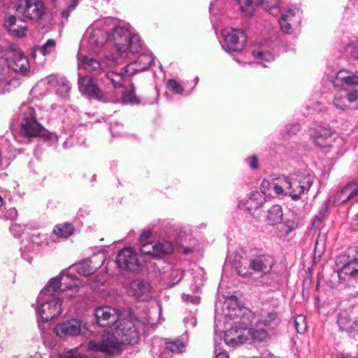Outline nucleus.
I'll return each mask as SVG.
<instances>
[{
  "instance_id": "c85d7f7f",
  "label": "nucleus",
  "mask_w": 358,
  "mask_h": 358,
  "mask_svg": "<svg viewBox=\"0 0 358 358\" xmlns=\"http://www.w3.org/2000/svg\"><path fill=\"white\" fill-rule=\"evenodd\" d=\"M265 197L260 192H252L250 197L243 204L249 211L258 209L264 202Z\"/></svg>"
},
{
  "instance_id": "3c124183",
  "label": "nucleus",
  "mask_w": 358,
  "mask_h": 358,
  "mask_svg": "<svg viewBox=\"0 0 358 358\" xmlns=\"http://www.w3.org/2000/svg\"><path fill=\"white\" fill-rule=\"evenodd\" d=\"M275 225H276V231L279 236H285L289 233V231H287V225L284 222L280 221L279 223H275Z\"/></svg>"
},
{
  "instance_id": "9d476101",
  "label": "nucleus",
  "mask_w": 358,
  "mask_h": 358,
  "mask_svg": "<svg viewBox=\"0 0 358 358\" xmlns=\"http://www.w3.org/2000/svg\"><path fill=\"white\" fill-rule=\"evenodd\" d=\"M6 62L9 69L22 76L30 72V64L24 52L17 48H10L6 53Z\"/></svg>"
},
{
  "instance_id": "412c9836",
  "label": "nucleus",
  "mask_w": 358,
  "mask_h": 358,
  "mask_svg": "<svg viewBox=\"0 0 358 358\" xmlns=\"http://www.w3.org/2000/svg\"><path fill=\"white\" fill-rule=\"evenodd\" d=\"M150 285L139 280H135L130 282L127 288V293L138 300L144 301L148 297Z\"/></svg>"
},
{
  "instance_id": "b1692460",
  "label": "nucleus",
  "mask_w": 358,
  "mask_h": 358,
  "mask_svg": "<svg viewBox=\"0 0 358 358\" xmlns=\"http://www.w3.org/2000/svg\"><path fill=\"white\" fill-rule=\"evenodd\" d=\"M129 76H127L126 83H123L122 86H117L118 87H123L124 90L122 91V101L124 103H130V104H138L140 103L139 99L134 94V86L132 83H131L128 78Z\"/></svg>"
},
{
  "instance_id": "72a5a7b5",
  "label": "nucleus",
  "mask_w": 358,
  "mask_h": 358,
  "mask_svg": "<svg viewBox=\"0 0 358 358\" xmlns=\"http://www.w3.org/2000/svg\"><path fill=\"white\" fill-rule=\"evenodd\" d=\"M282 210L279 205H273L268 210L267 220L271 225H275V223H279L282 221Z\"/></svg>"
},
{
  "instance_id": "09e8293b",
  "label": "nucleus",
  "mask_w": 358,
  "mask_h": 358,
  "mask_svg": "<svg viewBox=\"0 0 358 358\" xmlns=\"http://www.w3.org/2000/svg\"><path fill=\"white\" fill-rule=\"evenodd\" d=\"M78 0H71V2L67 5L66 8L62 11V15L63 17L68 19L71 11H73L78 6Z\"/></svg>"
},
{
  "instance_id": "5701e85b",
  "label": "nucleus",
  "mask_w": 358,
  "mask_h": 358,
  "mask_svg": "<svg viewBox=\"0 0 358 358\" xmlns=\"http://www.w3.org/2000/svg\"><path fill=\"white\" fill-rule=\"evenodd\" d=\"M273 264V261L270 256L262 255L252 259L250 261V267L255 271L267 273L271 269Z\"/></svg>"
},
{
  "instance_id": "f03ea898",
  "label": "nucleus",
  "mask_w": 358,
  "mask_h": 358,
  "mask_svg": "<svg viewBox=\"0 0 358 358\" xmlns=\"http://www.w3.org/2000/svg\"><path fill=\"white\" fill-rule=\"evenodd\" d=\"M313 181V175L307 170L292 173L280 178L282 194L289 195L296 201L307 192Z\"/></svg>"
},
{
  "instance_id": "f3484780",
  "label": "nucleus",
  "mask_w": 358,
  "mask_h": 358,
  "mask_svg": "<svg viewBox=\"0 0 358 358\" xmlns=\"http://www.w3.org/2000/svg\"><path fill=\"white\" fill-rule=\"evenodd\" d=\"M310 139L318 147H329L334 141V133L330 128L318 127L311 131Z\"/></svg>"
},
{
  "instance_id": "338daca9",
  "label": "nucleus",
  "mask_w": 358,
  "mask_h": 358,
  "mask_svg": "<svg viewBox=\"0 0 358 358\" xmlns=\"http://www.w3.org/2000/svg\"><path fill=\"white\" fill-rule=\"evenodd\" d=\"M3 200L2 197L0 196V206H1L3 205Z\"/></svg>"
},
{
  "instance_id": "f257e3e1",
  "label": "nucleus",
  "mask_w": 358,
  "mask_h": 358,
  "mask_svg": "<svg viewBox=\"0 0 358 358\" xmlns=\"http://www.w3.org/2000/svg\"><path fill=\"white\" fill-rule=\"evenodd\" d=\"M94 315L98 324L101 327H110L116 324L115 331L104 334L100 342L90 341L87 344L90 350L114 355L120 352L122 344H134L138 342L140 322L132 317L119 320L120 310L110 306L96 308Z\"/></svg>"
},
{
  "instance_id": "e2e57ef3",
  "label": "nucleus",
  "mask_w": 358,
  "mask_h": 358,
  "mask_svg": "<svg viewBox=\"0 0 358 358\" xmlns=\"http://www.w3.org/2000/svg\"><path fill=\"white\" fill-rule=\"evenodd\" d=\"M352 331H358V317L352 320Z\"/></svg>"
},
{
  "instance_id": "e433bc0d",
  "label": "nucleus",
  "mask_w": 358,
  "mask_h": 358,
  "mask_svg": "<svg viewBox=\"0 0 358 358\" xmlns=\"http://www.w3.org/2000/svg\"><path fill=\"white\" fill-rule=\"evenodd\" d=\"M56 46V42L53 39H48L43 45L36 46L32 50V55L35 57L37 52L41 53L43 56L52 52Z\"/></svg>"
},
{
  "instance_id": "a19ab883",
  "label": "nucleus",
  "mask_w": 358,
  "mask_h": 358,
  "mask_svg": "<svg viewBox=\"0 0 358 358\" xmlns=\"http://www.w3.org/2000/svg\"><path fill=\"white\" fill-rule=\"evenodd\" d=\"M166 348L174 353H179L184 350L185 344L180 340L167 341L166 343Z\"/></svg>"
},
{
  "instance_id": "6ab92c4d",
  "label": "nucleus",
  "mask_w": 358,
  "mask_h": 358,
  "mask_svg": "<svg viewBox=\"0 0 358 358\" xmlns=\"http://www.w3.org/2000/svg\"><path fill=\"white\" fill-rule=\"evenodd\" d=\"M332 83L335 87L357 86L358 88V75L343 69L336 73Z\"/></svg>"
},
{
  "instance_id": "4d7b16f0",
  "label": "nucleus",
  "mask_w": 358,
  "mask_h": 358,
  "mask_svg": "<svg viewBox=\"0 0 358 358\" xmlns=\"http://www.w3.org/2000/svg\"><path fill=\"white\" fill-rule=\"evenodd\" d=\"M285 224H286L287 226V231L291 232L294 229H296L298 227V222L295 218L293 219H288L286 221L284 222Z\"/></svg>"
},
{
  "instance_id": "ea45409f",
  "label": "nucleus",
  "mask_w": 358,
  "mask_h": 358,
  "mask_svg": "<svg viewBox=\"0 0 358 358\" xmlns=\"http://www.w3.org/2000/svg\"><path fill=\"white\" fill-rule=\"evenodd\" d=\"M338 324L342 331H352V320L346 314H341L338 317Z\"/></svg>"
},
{
  "instance_id": "c9c22d12",
  "label": "nucleus",
  "mask_w": 358,
  "mask_h": 358,
  "mask_svg": "<svg viewBox=\"0 0 358 358\" xmlns=\"http://www.w3.org/2000/svg\"><path fill=\"white\" fill-rule=\"evenodd\" d=\"M252 55L257 62L266 66V63L271 62L274 59L273 55L268 51H263L260 49H255L252 50Z\"/></svg>"
},
{
  "instance_id": "052dcab7",
  "label": "nucleus",
  "mask_w": 358,
  "mask_h": 358,
  "mask_svg": "<svg viewBox=\"0 0 358 358\" xmlns=\"http://www.w3.org/2000/svg\"><path fill=\"white\" fill-rule=\"evenodd\" d=\"M247 161H248L249 166H250L251 169H255L258 167V160L255 155H253V156L248 158Z\"/></svg>"
},
{
  "instance_id": "49530a36",
  "label": "nucleus",
  "mask_w": 358,
  "mask_h": 358,
  "mask_svg": "<svg viewBox=\"0 0 358 358\" xmlns=\"http://www.w3.org/2000/svg\"><path fill=\"white\" fill-rule=\"evenodd\" d=\"M167 87L169 90L176 94H181L183 92V88L181 85L174 79L168 80Z\"/></svg>"
},
{
  "instance_id": "7ed1b4c3",
  "label": "nucleus",
  "mask_w": 358,
  "mask_h": 358,
  "mask_svg": "<svg viewBox=\"0 0 358 358\" xmlns=\"http://www.w3.org/2000/svg\"><path fill=\"white\" fill-rule=\"evenodd\" d=\"M110 22L113 34L109 38L114 41L116 48L122 57H129V54L137 52L142 46L140 37L138 35H130L129 30L123 27H113Z\"/></svg>"
},
{
  "instance_id": "dca6fc26",
  "label": "nucleus",
  "mask_w": 358,
  "mask_h": 358,
  "mask_svg": "<svg viewBox=\"0 0 358 358\" xmlns=\"http://www.w3.org/2000/svg\"><path fill=\"white\" fill-rule=\"evenodd\" d=\"M103 262V255H94L89 259H83L74 265L78 273L83 275H90L101 267Z\"/></svg>"
},
{
  "instance_id": "2eb2a0df",
  "label": "nucleus",
  "mask_w": 358,
  "mask_h": 358,
  "mask_svg": "<svg viewBox=\"0 0 358 358\" xmlns=\"http://www.w3.org/2000/svg\"><path fill=\"white\" fill-rule=\"evenodd\" d=\"M358 196V178L348 182L343 187L337 191L334 202L341 204L350 201Z\"/></svg>"
},
{
  "instance_id": "9b49d317",
  "label": "nucleus",
  "mask_w": 358,
  "mask_h": 358,
  "mask_svg": "<svg viewBox=\"0 0 358 358\" xmlns=\"http://www.w3.org/2000/svg\"><path fill=\"white\" fill-rule=\"evenodd\" d=\"M222 35L224 38V47L227 51L238 52L244 48L247 37L243 31L226 28L222 31Z\"/></svg>"
},
{
  "instance_id": "603ef678",
  "label": "nucleus",
  "mask_w": 358,
  "mask_h": 358,
  "mask_svg": "<svg viewBox=\"0 0 358 358\" xmlns=\"http://www.w3.org/2000/svg\"><path fill=\"white\" fill-rule=\"evenodd\" d=\"M234 267L238 272V273L243 277H246L249 275H250V273L248 271V270L245 268V266H243L242 263L237 262L234 263Z\"/></svg>"
},
{
  "instance_id": "37998d69",
  "label": "nucleus",
  "mask_w": 358,
  "mask_h": 358,
  "mask_svg": "<svg viewBox=\"0 0 358 358\" xmlns=\"http://www.w3.org/2000/svg\"><path fill=\"white\" fill-rule=\"evenodd\" d=\"M182 277H183V271H182L178 269V268L172 269L169 274L170 284H171L170 285L173 286V285L177 284L178 282H179L180 281V280L182 278Z\"/></svg>"
},
{
  "instance_id": "393cba45",
  "label": "nucleus",
  "mask_w": 358,
  "mask_h": 358,
  "mask_svg": "<svg viewBox=\"0 0 358 358\" xmlns=\"http://www.w3.org/2000/svg\"><path fill=\"white\" fill-rule=\"evenodd\" d=\"M280 323V319L275 312H270L262 317L257 322V327H264L268 331L275 329Z\"/></svg>"
},
{
  "instance_id": "aec40b11",
  "label": "nucleus",
  "mask_w": 358,
  "mask_h": 358,
  "mask_svg": "<svg viewBox=\"0 0 358 358\" xmlns=\"http://www.w3.org/2000/svg\"><path fill=\"white\" fill-rule=\"evenodd\" d=\"M6 26L8 31L17 37H23L26 34L27 24L24 19L11 15L6 20Z\"/></svg>"
},
{
  "instance_id": "39448f33",
  "label": "nucleus",
  "mask_w": 358,
  "mask_h": 358,
  "mask_svg": "<svg viewBox=\"0 0 358 358\" xmlns=\"http://www.w3.org/2000/svg\"><path fill=\"white\" fill-rule=\"evenodd\" d=\"M81 284L80 279L66 271H62L59 276L49 281L48 285L41 290L40 297L45 299V296L55 295L59 290L62 292L72 290L76 293Z\"/></svg>"
},
{
  "instance_id": "de8ad7c7",
  "label": "nucleus",
  "mask_w": 358,
  "mask_h": 358,
  "mask_svg": "<svg viewBox=\"0 0 358 358\" xmlns=\"http://www.w3.org/2000/svg\"><path fill=\"white\" fill-rule=\"evenodd\" d=\"M241 10L247 14H250L252 10V0H237Z\"/></svg>"
},
{
  "instance_id": "7c9ffc66",
  "label": "nucleus",
  "mask_w": 358,
  "mask_h": 358,
  "mask_svg": "<svg viewBox=\"0 0 358 358\" xmlns=\"http://www.w3.org/2000/svg\"><path fill=\"white\" fill-rule=\"evenodd\" d=\"M225 304L227 308L224 310V314L226 317L230 320H235L243 313V309L237 306L236 301L234 298L227 299Z\"/></svg>"
},
{
  "instance_id": "bb28decb",
  "label": "nucleus",
  "mask_w": 358,
  "mask_h": 358,
  "mask_svg": "<svg viewBox=\"0 0 358 358\" xmlns=\"http://www.w3.org/2000/svg\"><path fill=\"white\" fill-rule=\"evenodd\" d=\"M48 83L49 85L54 86L56 88L57 94L62 96H66L69 94L71 87L69 81L65 78H60L58 79L54 76L48 78Z\"/></svg>"
},
{
  "instance_id": "4c0bfd02",
  "label": "nucleus",
  "mask_w": 358,
  "mask_h": 358,
  "mask_svg": "<svg viewBox=\"0 0 358 358\" xmlns=\"http://www.w3.org/2000/svg\"><path fill=\"white\" fill-rule=\"evenodd\" d=\"M347 103V96L345 93H343V92L341 91L335 95L334 105L338 109L341 110H347L348 108V105Z\"/></svg>"
},
{
  "instance_id": "473e14b6",
  "label": "nucleus",
  "mask_w": 358,
  "mask_h": 358,
  "mask_svg": "<svg viewBox=\"0 0 358 358\" xmlns=\"http://www.w3.org/2000/svg\"><path fill=\"white\" fill-rule=\"evenodd\" d=\"M249 331L248 334V341L250 338L254 341L263 342L269 339L268 331L264 327H257L256 329L247 328Z\"/></svg>"
},
{
  "instance_id": "f8f14e48",
  "label": "nucleus",
  "mask_w": 358,
  "mask_h": 358,
  "mask_svg": "<svg viewBox=\"0 0 358 358\" xmlns=\"http://www.w3.org/2000/svg\"><path fill=\"white\" fill-rule=\"evenodd\" d=\"M16 11L24 19L38 20L45 13V6L41 0H25L24 5L17 6Z\"/></svg>"
},
{
  "instance_id": "774afa93",
  "label": "nucleus",
  "mask_w": 358,
  "mask_h": 358,
  "mask_svg": "<svg viewBox=\"0 0 358 358\" xmlns=\"http://www.w3.org/2000/svg\"><path fill=\"white\" fill-rule=\"evenodd\" d=\"M15 227H16V225H13V226L11 227L10 229H11V230H13V229H14V228H15Z\"/></svg>"
},
{
  "instance_id": "a18cd8bd",
  "label": "nucleus",
  "mask_w": 358,
  "mask_h": 358,
  "mask_svg": "<svg viewBox=\"0 0 358 358\" xmlns=\"http://www.w3.org/2000/svg\"><path fill=\"white\" fill-rule=\"evenodd\" d=\"M259 4L266 10H271L272 9L278 8L279 5V0H257Z\"/></svg>"
},
{
  "instance_id": "1a4fd4ad",
  "label": "nucleus",
  "mask_w": 358,
  "mask_h": 358,
  "mask_svg": "<svg viewBox=\"0 0 358 358\" xmlns=\"http://www.w3.org/2000/svg\"><path fill=\"white\" fill-rule=\"evenodd\" d=\"M87 329V324L84 321L71 319L57 324L54 332L61 338L77 337L85 334Z\"/></svg>"
},
{
  "instance_id": "680f3d73",
  "label": "nucleus",
  "mask_w": 358,
  "mask_h": 358,
  "mask_svg": "<svg viewBox=\"0 0 358 358\" xmlns=\"http://www.w3.org/2000/svg\"><path fill=\"white\" fill-rule=\"evenodd\" d=\"M215 358H229V356L226 352H222V351L218 352L217 344H215Z\"/></svg>"
},
{
  "instance_id": "58836bf2",
  "label": "nucleus",
  "mask_w": 358,
  "mask_h": 358,
  "mask_svg": "<svg viewBox=\"0 0 358 358\" xmlns=\"http://www.w3.org/2000/svg\"><path fill=\"white\" fill-rule=\"evenodd\" d=\"M282 15H287L286 21L290 22L292 24L299 25L301 22L299 10L297 9H288L282 13Z\"/></svg>"
},
{
  "instance_id": "ddd939ff",
  "label": "nucleus",
  "mask_w": 358,
  "mask_h": 358,
  "mask_svg": "<svg viewBox=\"0 0 358 358\" xmlns=\"http://www.w3.org/2000/svg\"><path fill=\"white\" fill-rule=\"evenodd\" d=\"M116 263L119 268L129 271H137L140 267L137 254L131 248H125L119 251Z\"/></svg>"
},
{
  "instance_id": "cd10ccee",
  "label": "nucleus",
  "mask_w": 358,
  "mask_h": 358,
  "mask_svg": "<svg viewBox=\"0 0 358 358\" xmlns=\"http://www.w3.org/2000/svg\"><path fill=\"white\" fill-rule=\"evenodd\" d=\"M78 66L79 69H84L87 71H96L100 69V62L93 57L78 54Z\"/></svg>"
},
{
  "instance_id": "c03bdc74",
  "label": "nucleus",
  "mask_w": 358,
  "mask_h": 358,
  "mask_svg": "<svg viewBox=\"0 0 358 358\" xmlns=\"http://www.w3.org/2000/svg\"><path fill=\"white\" fill-rule=\"evenodd\" d=\"M287 15H281V17L279 20V24L280 26L281 30L285 34H291L292 31V27L296 26V24H292V22L286 21Z\"/></svg>"
},
{
  "instance_id": "79ce46f5",
  "label": "nucleus",
  "mask_w": 358,
  "mask_h": 358,
  "mask_svg": "<svg viewBox=\"0 0 358 358\" xmlns=\"http://www.w3.org/2000/svg\"><path fill=\"white\" fill-rule=\"evenodd\" d=\"M294 324L296 331L299 334H303L307 329L306 318L302 315L296 317Z\"/></svg>"
},
{
  "instance_id": "c756f323",
  "label": "nucleus",
  "mask_w": 358,
  "mask_h": 358,
  "mask_svg": "<svg viewBox=\"0 0 358 358\" xmlns=\"http://www.w3.org/2000/svg\"><path fill=\"white\" fill-rule=\"evenodd\" d=\"M357 276L358 264L355 263L344 265L338 273V277L341 282L348 281L350 278Z\"/></svg>"
},
{
  "instance_id": "69168bd1",
  "label": "nucleus",
  "mask_w": 358,
  "mask_h": 358,
  "mask_svg": "<svg viewBox=\"0 0 358 358\" xmlns=\"http://www.w3.org/2000/svg\"><path fill=\"white\" fill-rule=\"evenodd\" d=\"M292 127H293V133L299 130V127L298 124H293Z\"/></svg>"
},
{
  "instance_id": "0e129e2a",
  "label": "nucleus",
  "mask_w": 358,
  "mask_h": 358,
  "mask_svg": "<svg viewBox=\"0 0 358 358\" xmlns=\"http://www.w3.org/2000/svg\"><path fill=\"white\" fill-rule=\"evenodd\" d=\"M352 224H353L354 227L358 229V214L356 215V217L354 219Z\"/></svg>"
},
{
  "instance_id": "20e7f679",
  "label": "nucleus",
  "mask_w": 358,
  "mask_h": 358,
  "mask_svg": "<svg viewBox=\"0 0 358 358\" xmlns=\"http://www.w3.org/2000/svg\"><path fill=\"white\" fill-rule=\"evenodd\" d=\"M154 58L152 54H142L138 59L125 66L121 73L110 71L106 73V78L111 82L114 87L122 86L126 83L127 76H131L138 71L148 69L153 62Z\"/></svg>"
},
{
  "instance_id": "bf43d9fd",
  "label": "nucleus",
  "mask_w": 358,
  "mask_h": 358,
  "mask_svg": "<svg viewBox=\"0 0 358 358\" xmlns=\"http://www.w3.org/2000/svg\"><path fill=\"white\" fill-rule=\"evenodd\" d=\"M152 234V232L150 229L144 230L139 238L140 243L146 242L151 237Z\"/></svg>"
},
{
  "instance_id": "a878e982",
  "label": "nucleus",
  "mask_w": 358,
  "mask_h": 358,
  "mask_svg": "<svg viewBox=\"0 0 358 358\" xmlns=\"http://www.w3.org/2000/svg\"><path fill=\"white\" fill-rule=\"evenodd\" d=\"M261 189L262 192H260L262 193L264 196L265 195H282L280 178L271 182L266 180H263Z\"/></svg>"
},
{
  "instance_id": "423d86ee",
  "label": "nucleus",
  "mask_w": 358,
  "mask_h": 358,
  "mask_svg": "<svg viewBox=\"0 0 358 358\" xmlns=\"http://www.w3.org/2000/svg\"><path fill=\"white\" fill-rule=\"evenodd\" d=\"M20 134L25 138L46 136L47 131L37 121L33 108L25 106L22 108Z\"/></svg>"
},
{
  "instance_id": "4be33fe9",
  "label": "nucleus",
  "mask_w": 358,
  "mask_h": 358,
  "mask_svg": "<svg viewBox=\"0 0 358 358\" xmlns=\"http://www.w3.org/2000/svg\"><path fill=\"white\" fill-rule=\"evenodd\" d=\"M18 85V80L11 77L9 69L0 67V93L10 92Z\"/></svg>"
},
{
  "instance_id": "6e6552de",
  "label": "nucleus",
  "mask_w": 358,
  "mask_h": 358,
  "mask_svg": "<svg viewBox=\"0 0 358 358\" xmlns=\"http://www.w3.org/2000/svg\"><path fill=\"white\" fill-rule=\"evenodd\" d=\"M111 20H100L90 26L85 32V37L91 46L101 47L109 39Z\"/></svg>"
},
{
  "instance_id": "2f4dec72",
  "label": "nucleus",
  "mask_w": 358,
  "mask_h": 358,
  "mask_svg": "<svg viewBox=\"0 0 358 358\" xmlns=\"http://www.w3.org/2000/svg\"><path fill=\"white\" fill-rule=\"evenodd\" d=\"M154 247V250H152L153 257H161L169 255L173 251V245L171 242L166 241L155 242Z\"/></svg>"
},
{
  "instance_id": "864d4df0",
  "label": "nucleus",
  "mask_w": 358,
  "mask_h": 358,
  "mask_svg": "<svg viewBox=\"0 0 358 358\" xmlns=\"http://www.w3.org/2000/svg\"><path fill=\"white\" fill-rule=\"evenodd\" d=\"M324 251V240L318 237L315 243V255L320 257Z\"/></svg>"
},
{
  "instance_id": "4468645a",
  "label": "nucleus",
  "mask_w": 358,
  "mask_h": 358,
  "mask_svg": "<svg viewBox=\"0 0 358 358\" xmlns=\"http://www.w3.org/2000/svg\"><path fill=\"white\" fill-rule=\"evenodd\" d=\"M78 88L80 92L88 98L101 100L103 98V92L99 87L96 80L90 76H80L78 78Z\"/></svg>"
},
{
  "instance_id": "8fccbe9b",
  "label": "nucleus",
  "mask_w": 358,
  "mask_h": 358,
  "mask_svg": "<svg viewBox=\"0 0 358 358\" xmlns=\"http://www.w3.org/2000/svg\"><path fill=\"white\" fill-rule=\"evenodd\" d=\"M154 242H143L141 243V252L143 254L149 255L152 256V250H154Z\"/></svg>"
},
{
  "instance_id": "a211bd4d",
  "label": "nucleus",
  "mask_w": 358,
  "mask_h": 358,
  "mask_svg": "<svg viewBox=\"0 0 358 358\" xmlns=\"http://www.w3.org/2000/svg\"><path fill=\"white\" fill-rule=\"evenodd\" d=\"M246 327L237 328L233 327L228 329L224 334V341L228 345L236 346L243 344L248 341V334Z\"/></svg>"
},
{
  "instance_id": "6e6d98bb",
  "label": "nucleus",
  "mask_w": 358,
  "mask_h": 358,
  "mask_svg": "<svg viewBox=\"0 0 358 358\" xmlns=\"http://www.w3.org/2000/svg\"><path fill=\"white\" fill-rule=\"evenodd\" d=\"M285 224H286L287 226V231L291 232L294 229H296L298 227V222L295 218L293 219H288L286 221L284 222Z\"/></svg>"
},
{
  "instance_id": "5fc2aeb1",
  "label": "nucleus",
  "mask_w": 358,
  "mask_h": 358,
  "mask_svg": "<svg viewBox=\"0 0 358 358\" xmlns=\"http://www.w3.org/2000/svg\"><path fill=\"white\" fill-rule=\"evenodd\" d=\"M348 103H353L358 100V88L345 93Z\"/></svg>"
},
{
  "instance_id": "13d9d810",
  "label": "nucleus",
  "mask_w": 358,
  "mask_h": 358,
  "mask_svg": "<svg viewBox=\"0 0 358 358\" xmlns=\"http://www.w3.org/2000/svg\"><path fill=\"white\" fill-rule=\"evenodd\" d=\"M62 358H87L85 355H81L76 353V350H69L66 354L62 356Z\"/></svg>"
},
{
  "instance_id": "f704fd0d",
  "label": "nucleus",
  "mask_w": 358,
  "mask_h": 358,
  "mask_svg": "<svg viewBox=\"0 0 358 358\" xmlns=\"http://www.w3.org/2000/svg\"><path fill=\"white\" fill-rule=\"evenodd\" d=\"M73 226L68 222L59 224L55 227L53 232L58 237L66 238L73 234Z\"/></svg>"
},
{
  "instance_id": "0eeeda50",
  "label": "nucleus",
  "mask_w": 358,
  "mask_h": 358,
  "mask_svg": "<svg viewBox=\"0 0 358 358\" xmlns=\"http://www.w3.org/2000/svg\"><path fill=\"white\" fill-rule=\"evenodd\" d=\"M41 293L38 296V307L36 308L37 315L43 322H48L59 316L62 313V299L55 295L45 296V299H41Z\"/></svg>"
}]
</instances>
